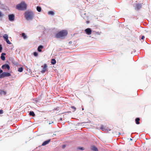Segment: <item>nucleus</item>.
<instances>
[{
  "label": "nucleus",
  "mask_w": 151,
  "mask_h": 151,
  "mask_svg": "<svg viewBox=\"0 0 151 151\" xmlns=\"http://www.w3.org/2000/svg\"><path fill=\"white\" fill-rule=\"evenodd\" d=\"M41 67L42 68L41 71V73H44L45 72L48 71L47 66L46 64H44L43 65L41 66Z\"/></svg>",
  "instance_id": "4"
},
{
  "label": "nucleus",
  "mask_w": 151,
  "mask_h": 151,
  "mask_svg": "<svg viewBox=\"0 0 151 151\" xmlns=\"http://www.w3.org/2000/svg\"><path fill=\"white\" fill-rule=\"evenodd\" d=\"M99 128L101 129L103 131H105L107 130V128H106L105 127H104V125H99Z\"/></svg>",
  "instance_id": "9"
},
{
  "label": "nucleus",
  "mask_w": 151,
  "mask_h": 151,
  "mask_svg": "<svg viewBox=\"0 0 151 151\" xmlns=\"http://www.w3.org/2000/svg\"><path fill=\"white\" fill-rule=\"evenodd\" d=\"M132 140V139L130 138V141H131V140Z\"/></svg>",
  "instance_id": "35"
},
{
  "label": "nucleus",
  "mask_w": 151,
  "mask_h": 151,
  "mask_svg": "<svg viewBox=\"0 0 151 151\" xmlns=\"http://www.w3.org/2000/svg\"><path fill=\"white\" fill-rule=\"evenodd\" d=\"M9 19L10 21H13L14 20V16L13 14H9L8 16Z\"/></svg>",
  "instance_id": "8"
},
{
  "label": "nucleus",
  "mask_w": 151,
  "mask_h": 151,
  "mask_svg": "<svg viewBox=\"0 0 151 151\" xmlns=\"http://www.w3.org/2000/svg\"><path fill=\"white\" fill-rule=\"evenodd\" d=\"M2 13H1V12H0V17H1L2 16Z\"/></svg>",
  "instance_id": "32"
},
{
  "label": "nucleus",
  "mask_w": 151,
  "mask_h": 151,
  "mask_svg": "<svg viewBox=\"0 0 151 151\" xmlns=\"http://www.w3.org/2000/svg\"><path fill=\"white\" fill-rule=\"evenodd\" d=\"M140 119L139 118H137L135 119V122L136 124H140L139 122Z\"/></svg>",
  "instance_id": "15"
},
{
  "label": "nucleus",
  "mask_w": 151,
  "mask_h": 151,
  "mask_svg": "<svg viewBox=\"0 0 151 151\" xmlns=\"http://www.w3.org/2000/svg\"><path fill=\"white\" fill-rule=\"evenodd\" d=\"M145 38V37L144 36H142L141 37V39L143 40Z\"/></svg>",
  "instance_id": "31"
},
{
  "label": "nucleus",
  "mask_w": 151,
  "mask_h": 151,
  "mask_svg": "<svg viewBox=\"0 0 151 151\" xmlns=\"http://www.w3.org/2000/svg\"><path fill=\"white\" fill-rule=\"evenodd\" d=\"M11 74L8 72H4L2 74H0V78H3L6 76H9Z\"/></svg>",
  "instance_id": "5"
},
{
  "label": "nucleus",
  "mask_w": 151,
  "mask_h": 151,
  "mask_svg": "<svg viewBox=\"0 0 151 151\" xmlns=\"http://www.w3.org/2000/svg\"><path fill=\"white\" fill-rule=\"evenodd\" d=\"M50 141V140H48L44 142L42 144V146L48 144Z\"/></svg>",
  "instance_id": "12"
},
{
  "label": "nucleus",
  "mask_w": 151,
  "mask_h": 151,
  "mask_svg": "<svg viewBox=\"0 0 151 151\" xmlns=\"http://www.w3.org/2000/svg\"><path fill=\"white\" fill-rule=\"evenodd\" d=\"M29 114L30 115L32 116H35V114L34 112L33 111H31L30 112Z\"/></svg>",
  "instance_id": "18"
},
{
  "label": "nucleus",
  "mask_w": 151,
  "mask_h": 151,
  "mask_svg": "<svg viewBox=\"0 0 151 151\" xmlns=\"http://www.w3.org/2000/svg\"><path fill=\"white\" fill-rule=\"evenodd\" d=\"M38 55V53L36 52H34V55L35 56H37V55Z\"/></svg>",
  "instance_id": "25"
},
{
  "label": "nucleus",
  "mask_w": 151,
  "mask_h": 151,
  "mask_svg": "<svg viewBox=\"0 0 151 151\" xmlns=\"http://www.w3.org/2000/svg\"><path fill=\"white\" fill-rule=\"evenodd\" d=\"M56 63V61L55 59H52L51 60V63L52 65H55Z\"/></svg>",
  "instance_id": "16"
},
{
  "label": "nucleus",
  "mask_w": 151,
  "mask_h": 151,
  "mask_svg": "<svg viewBox=\"0 0 151 151\" xmlns=\"http://www.w3.org/2000/svg\"><path fill=\"white\" fill-rule=\"evenodd\" d=\"M3 113V110L2 109L0 110V114H2Z\"/></svg>",
  "instance_id": "30"
},
{
  "label": "nucleus",
  "mask_w": 151,
  "mask_h": 151,
  "mask_svg": "<svg viewBox=\"0 0 151 151\" xmlns=\"http://www.w3.org/2000/svg\"><path fill=\"white\" fill-rule=\"evenodd\" d=\"M3 37L4 38L5 40L6 39L8 38V36L7 34L4 35L3 36Z\"/></svg>",
  "instance_id": "21"
},
{
  "label": "nucleus",
  "mask_w": 151,
  "mask_h": 151,
  "mask_svg": "<svg viewBox=\"0 0 151 151\" xmlns=\"http://www.w3.org/2000/svg\"><path fill=\"white\" fill-rule=\"evenodd\" d=\"M23 70V68L22 67L19 68L18 69V71L19 72H22Z\"/></svg>",
  "instance_id": "23"
},
{
  "label": "nucleus",
  "mask_w": 151,
  "mask_h": 151,
  "mask_svg": "<svg viewBox=\"0 0 151 151\" xmlns=\"http://www.w3.org/2000/svg\"><path fill=\"white\" fill-rule=\"evenodd\" d=\"M91 150L93 151H98V150L95 146H93L91 147Z\"/></svg>",
  "instance_id": "13"
},
{
  "label": "nucleus",
  "mask_w": 151,
  "mask_h": 151,
  "mask_svg": "<svg viewBox=\"0 0 151 151\" xmlns=\"http://www.w3.org/2000/svg\"><path fill=\"white\" fill-rule=\"evenodd\" d=\"M78 148L79 150H84V148L83 147H78Z\"/></svg>",
  "instance_id": "29"
},
{
  "label": "nucleus",
  "mask_w": 151,
  "mask_h": 151,
  "mask_svg": "<svg viewBox=\"0 0 151 151\" xmlns=\"http://www.w3.org/2000/svg\"><path fill=\"white\" fill-rule=\"evenodd\" d=\"M86 23L87 24H88L89 23V21H86Z\"/></svg>",
  "instance_id": "34"
},
{
  "label": "nucleus",
  "mask_w": 151,
  "mask_h": 151,
  "mask_svg": "<svg viewBox=\"0 0 151 151\" xmlns=\"http://www.w3.org/2000/svg\"><path fill=\"white\" fill-rule=\"evenodd\" d=\"M43 47L42 45H40L39 46L37 49L38 51L39 52H41L42 51V50L41 49L43 48Z\"/></svg>",
  "instance_id": "14"
},
{
  "label": "nucleus",
  "mask_w": 151,
  "mask_h": 151,
  "mask_svg": "<svg viewBox=\"0 0 151 151\" xmlns=\"http://www.w3.org/2000/svg\"><path fill=\"white\" fill-rule=\"evenodd\" d=\"M95 32V34H96L97 35H100L101 33L100 32Z\"/></svg>",
  "instance_id": "27"
},
{
  "label": "nucleus",
  "mask_w": 151,
  "mask_h": 151,
  "mask_svg": "<svg viewBox=\"0 0 151 151\" xmlns=\"http://www.w3.org/2000/svg\"><path fill=\"white\" fill-rule=\"evenodd\" d=\"M142 5L141 4H137L136 5L135 9L136 10H138L142 7Z\"/></svg>",
  "instance_id": "10"
},
{
  "label": "nucleus",
  "mask_w": 151,
  "mask_h": 151,
  "mask_svg": "<svg viewBox=\"0 0 151 151\" xmlns=\"http://www.w3.org/2000/svg\"><path fill=\"white\" fill-rule=\"evenodd\" d=\"M48 14L49 15H53L54 14V12L52 11H50L48 12Z\"/></svg>",
  "instance_id": "22"
},
{
  "label": "nucleus",
  "mask_w": 151,
  "mask_h": 151,
  "mask_svg": "<svg viewBox=\"0 0 151 151\" xmlns=\"http://www.w3.org/2000/svg\"><path fill=\"white\" fill-rule=\"evenodd\" d=\"M65 147V145H64L63 146V148H64Z\"/></svg>",
  "instance_id": "33"
},
{
  "label": "nucleus",
  "mask_w": 151,
  "mask_h": 151,
  "mask_svg": "<svg viewBox=\"0 0 151 151\" xmlns=\"http://www.w3.org/2000/svg\"><path fill=\"white\" fill-rule=\"evenodd\" d=\"M27 5L24 2H22L20 4L17 5L16 6V8L19 10H24L26 9Z\"/></svg>",
  "instance_id": "3"
},
{
  "label": "nucleus",
  "mask_w": 151,
  "mask_h": 151,
  "mask_svg": "<svg viewBox=\"0 0 151 151\" xmlns=\"http://www.w3.org/2000/svg\"><path fill=\"white\" fill-rule=\"evenodd\" d=\"M68 33L67 31L63 30L56 33L55 37L57 38H63L67 36Z\"/></svg>",
  "instance_id": "1"
},
{
  "label": "nucleus",
  "mask_w": 151,
  "mask_h": 151,
  "mask_svg": "<svg viewBox=\"0 0 151 151\" xmlns=\"http://www.w3.org/2000/svg\"><path fill=\"white\" fill-rule=\"evenodd\" d=\"M37 9L38 12H40L41 10V8L40 6H37Z\"/></svg>",
  "instance_id": "20"
},
{
  "label": "nucleus",
  "mask_w": 151,
  "mask_h": 151,
  "mask_svg": "<svg viewBox=\"0 0 151 151\" xmlns=\"http://www.w3.org/2000/svg\"><path fill=\"white\" fill-rule=\"evenodd\" d=\"M34 16V14L32 11H27L24 13V16L27 20L32 19Z\"/></svg>",
  "instance_id": "2"
},
{
  "label": "nucleus",
  "mask_w": 151,
  "mask_h": 151,
  "mask_svg": "<svg viewBox=\"0 0 151 151\" xmlns=\"http://www.w3.org/2000/svg\"><path fill=\"white\" fill-rule=\"evenodd\" d=\"M85 31L86 33L88 35H90L92 33V31L91 29L89 28H88L86 29L85 30Z\"/></svg>",
  "instance_id": "6"
},
{
  "label": "nucleus",
  "mask_w": 151,
  "mask_h": 151,
  "mask_svg": "<svg viewBox=\"0 0 151 151\" xmlns=\"http://www.w3.org/2000/svg\"><path fill=\"white\" fill-rule=\"evenodd\" d=\"M2 48L1 46V45H0V52H1L2 50Z\"/></svg>",
  "instance_id": "28"
},
{
  "label": "nucleus",
  "mask_w": 151,
  "mask_h": 151,
  "mask_svg": "<svg viewBox=\"0 0 151 151\" xmlns=\"http://www.w3.org/2000/svg\"><path fill=\"white\" fill-rule=\"evenodd\" d=\"M5 40L6 41L7 43L8 44H11V43L9 41V40L8 38L6 39Z\"/></svg>",
  "instance_id": "24"
},
{
  "label": "nucleus",
  "mask_w": 151,
  "mask_h": 151,
  "mask_svg": "<svg viewBox=\"0 0 151 151\" xmlns=\"http://www.w3.org/2000/svg\"><path fill=\"white\" fill-rule=\"evenodd\" d=\"M5 55L6 53H2L1 54V58L3 60H5V58L4 56V55Z\"/></svg>",
  "instance_id": "11"
},
{
  "label": "nucleus",
  "mask_w": 151,
  "mask_h": 151,
  "mask_svg": "<svg viewBox=\"0 0 151 151\" xmlns=\"http://www.w3.org/2000/svg\"><path fill=\"white\" fill-rule=\"evenodd\" d=\"M71 108L72 109H73V110H74L73 111H75L76 109V108L75 107L73 106H71Z\"/></svg>",
  "instance_id": "26"
},
{
  "label": "nucleus",
  "mask_w": 151,
  "mask_h": 151,
  "mask_svg": "<svg viewBox=\"0 0 151 151\" xmlns=\"http://www.w3.org/2000/svg\"><path fill=\"white\" fill-rule=\"evenodd\" d=\"M0 94L1 95L4 94L5 95L6 94V92L4 91L1 90L0 91Z\"/></svg>",
  "instance_id": "17"
},
{
  "label": "nucleus",
  "mask_w": 151,
  "mask_h": 151,
  "mask_svg": "<svg viewBox=\"0 0 151 151\" xmlns=\"http://www.w3.org/2000/svg\"><path fill=\"white\" fill-rule=\"evenodd\" d=\"M22 37H23V38L24 39H25L27 38V36L25 35L24 33H22Z\"/></svg>",
  "instance_id": "19"
},
{
  "label": "nucleus",
  "mask_w": 151,
  "mask_h": 151,
  "mask_svg": "<svg viewBox=\"0 0 151 151\" xmlns=\"http://www.w3.org/2000/svg\"><path fill=\"white\" fill-rule=\"evenodd\" d=\"M1 68L3 69H7L9 70L10 69V67L9 65L5 64L2 66Z\"/></svg>",
  "instance_id": "7"
}]
</instances>
